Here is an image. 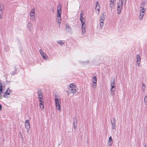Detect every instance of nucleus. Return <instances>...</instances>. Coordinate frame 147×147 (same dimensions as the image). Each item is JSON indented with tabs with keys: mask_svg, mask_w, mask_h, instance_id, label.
Segmentation results:
<instances>
[{
	"mask_svg": "<svg viewBox=\"0 0 147 147\" xmlns=\"http://www.w3.org/2000/svg\"><path fill=\"white\" fill-rule=\"evenodd\" d=\"M55 102L56 109L61 112V100L56 95L55 96Z\"/></svg>",
	"mask_w": 147,
	"mask_h": 147,
	"instance_id": "f257e3e1",
	"label": "nucleus"
},
{
	"mask_svg": "<svg viewBox=\"0 0 147 147\" xmlns=\"http://www.w3.org/2000/svg\"><path fill=\"white\" fill-rule=\"evenodd\" d=\"M55 102L56 109L61 112V100L56 95L55 96Z\"/></svg>",
	"mask_w": 147,
	"mask_h": 147,
	"instance_id": "f03ea898",
	"label": "nucleus"
},
{
	"mask_svg": "<svg viewBox=\"0 0 147 147\" xmlns=\"http://www.w3.org/2000/svg\"><path fill=\"white\" fill-rule=\"evenodd\" d=\"M69 90L73 94L76 95L78 93L77 90V88L76 87L75 85L71 84L69 85Z\"/></svg>",
	"mask_w": 147,
	"mask_h": 147,
	"instance_id": "7ed1b4c3",
	"label": "nucleus"
},
{
	"mask_svg": "<svg viewBox=\"0 0 147 147\" xmlns=\"http://www.w3.org/2000/svg\"><path fill=\"white\" fill-rule=\"evenodd\" d=\"M140 9L141 10L139 11V19L140 20H141L143 18L146 9L142 7H140Z\"/></svg>",
	"mask_w": 147,
	"mask_h": 147,
	"instance_id": "20e7f679",
	"label": "nucleus"
},
{
	"mask_svg": "<svg viewBox=\"0 0 147 147\" xmlns=\"http://www.w3.org/2000/svg\"><path fill=\"white\" fill-rule=\"evenodd\" d=\"M124 4L119 2L118 3H117V13L119 14H120L121 9L123 7Z\"/></svg>",
	"mask_w": 147,
	"mask_h": 147,
	"instance_id": "39448f33",
	"label": "nucleus"
},
{
	"mask_svg": "<svg viewBox=\"0 0 147 147\" xmlns=\"http://www.w3.org/2000/svg\"><path fill=\"white\" fill-rule=\"evenodd\" d=\"M11 90L9 88H8L6 90V91L4 92L3 96L4 97L7 98L9 97Z\"/></svg>",
	"mask_w": 147,
	"mask_h": 147,
	"instance_id": "423d86ee",
	"label": "nucleus"
},
{
	"mask_svg": "<svg viewBox=\"0 0 147 147\" xmlns=\"http://www.w3.org/2000/svg\"><path fill=\"white\" fill-rule=\"evenodd\" d=\"M39 52L42 57L44 59L47 60L48 59V57L44 53L42 49H40L39 50Z\"/></svg>",
	"mask_w": 147,
	"mask_h": 147,
	"instance_id": "0eeeda50",
	"label": "nucleus"
},
{
	"mask_svg": "<svg viewBox=\"0 0 147 147\" xmlns=\"http://www.w3.org/2000/svg\"><path fill=\"white\" fill-rule=\"evenodd\" d=\"M110 86L111 87V89H115V83L114 78L111 80Z\"/></svg>",
	"mask_w": 147,
	"mask_h": 147,
	"instance_id": "6e6552de",
	"label": "nucleus"
},
{
	"mask_svg": "<svg viewBox=\"0 0 147 147\" xmlns=\"http://www.w3.org/2000/svg\"><path fill=\"white\" fill-rule=\"evenodd\" d=\"M25 127L27 129V132H28L29 131V129L30 127V126L29 123V121L28 119L26 120Z\"/></svg>",
	"mask_w": 147,
	"mask_h": 147,
	"instance_id": "1a4fd4ad",
	"label": "nucleus"
},
{
	"mask_svg": "<svg viewBox=\"0 0 147 147\" xmlns=\"http://www.w3.org/2000/svg\"><path fill=\"white\" fill-rule=\"evenodd\" d=\"M97 78L96 76H94L92 78V81L93 82V87L94 88H95V86L96 85Z\"/></svg>",
	"mask_w": 147,
	"mask_h": 147,
	"instance_id": "9d476101",
	"label": "nucleus"
},
{
	"mask_svg": "<svg viewBox=\"0 0 147 147\" xmlns=\"http://www.w3.org/2000/svg\"><path fill=\"white\" fill-rule=\"evenodd\" d=\"M115 3V0H110L109 6L111 9H113L114 8Z\"/></svg>",
	"mask_w": 147,
	"mask_h": 147,
	"instance_id": "9b49d317",
	"label": "nucleus"
},
{
	"mask_svg": "<svg viewBox=\"0 0 147 147\" xmlns=\"http://www.w3.org/2000/svg\"><path fill=\"white\" fill-rule=\"evenodd\" d=\"M111 123L112 125V129H116V120L115 118H114L113 120H111Z\"/></svg>",
	"mask_w": 147,
	"mask_h": 147,
	"instance_id": "f8f14e48",
	"label": "nucleus"
},
{
	"mask_svg": "<svg viewBox=\"0 0 147 147\" xmlns=\"http://www.w3.org/2000/svg\"><path fill=\"white\" fill-rule=\"evenodd\" d=\"M27 28L29 32H31L33 28L32 24L30 22H28V23L27 26Z\"/></svg>",
	"mask_w": 147,
	"mask_h": 147,
	"instance_id": "ddd939ff",
	"label": "nucleus"
},
{
	"mask_svg": "<svg viewBox=\"0 0 147 147\" xmlns=\"http://www.w3.org/2000/svg\"><path fill=\"white\" fill-rule=\"evenodd\" d=\"M86 25H83V26L82 25V35H84L86 34Z\"/></svg>",
	"mask_w": 147,
	"mask_h": 147,
	"instance_id": "4468645a",
	"label": "nucleus"
},
{
	"mask_svg": "<svg viewBox=\"0 0 147 147\" xmlns=\"http://www.w3.org/2000/svg\"><path fill=\"white\" fill-rule=\"evenodd\" d=\"M35 8L34 7L31 10L30 14V16H35Z\"/></svg>",
	"mask_w": 147,
	"mask_h": 147,
	"instance_id": "2eb2a0df",
	"label": "nucleus"
},
{
	"mask_svg": "<svg viewBox=\"0 0 147 147\" xmlns=\"http://www.w3.org/2000/svg\"><path fill=\"white\" fill-rule=\"evenodd\" d=\"M40 103H39V107L40 108L42 111L44 109V107L43 105V102L41 100H39Z\"/></svg>",
	"mask_w": 147,
	"mask_h": 147,
	"instance_id": "dca6fc26",
	"label": "nucleus"
},
{
	"mask_svg": "<svg viewBox=\"0 0 147 147\" xmlns=\"http://www.w3.org/2000/svg\"><path fill=\"white\" fill-rule=\"evenodd\" d=\"M4 87V85H3V84L1 83V82L0 81V95L3 92V89Z\"/></svg>",
	"mask_w": 147,
	"mask_h": 147,
	"instance_id": "f3484780",
	"label": "nucleus"
},
{
	"mask_svg": "<svg viewBox=\"0 0 147 147\" xmlns=\"http://www.w3.org/2000/svg\"><path fill=\"white\" fill-rule=\"evenodd\" d=\"M3 10V5L2 4L0 5V17L1 18Z\"/></svg>",
	"mask_w": 147,
	"mask_h": 147,
	"instance_id": "a211bd4d",
	"label": "nucleus"
},
{
	"mask_svg": "<svg viewBox=\"0 0 147 147\" xmlns=\"http://www.w3.org/2000/svg\"><path fill=\"white\" fill-rule=\"evenodd\" d=\"M38 98L40 99H42V93L40 91H38Z\"/></svg>",
	"mask_w": 147,
	"mask_h": 147,
	"instance_id": "6ab92c4d",
	"label": "nucleus"
},
{
	"mask_svg": "<svg viewBox=\"0 0 147 147\" xmlns=\"http://www.w3.org/2000/svg\"><path fill=\"white\" fill-rule=\"evenodd\" d=\"M137 61L136 63L140 62L141 57L139 54H137L136 55Z\"/></svg>",
	"mask_w": 147,
	"mask_h": 147,
	"instance_id": "aec40b11",
	"label": "nucleus"
},
{
	"mask_svg": "<svg viewBox=\"0 0 147 147\" xmlns=\"http://www.w3.org/2000/svg\"><path fill=\"white\" fill-rule=\"evenodd\" d=\"M80 63L82 65H85L88 64L89 63V61L87 60L86 61H80Z\"/></svg>",
	"mask_w": 147,
	"mask_h": 147,
	"instance_id": "412c9836",
	"label": "nucleus"
},
{
	"mask_svg": "<svg viewBox=\"0 0 147 147\" xmlns=\"http://www.w3.org/2000/svg\"><path fill=\"white\" fill-rule=\"evenodd\" d=\"M57 22L59 24H60L61 22V16H57Z\"/></svg>",
	"mask_w": 147,
	"mask_h": 147,
	"instance_id": "4be33fe9",
	"label": "nucleus"
},
{
	"mask_svg": "<svg viewBox=\"0 0 147 147\" xmlns=\"http://www.w3.org/2000/svg\"><path fill=\"white\" fill-rule=\"evenodd\" d=\"M62 5L60 3H59L57 6V10L61 11Z\"/></svg>",
	"mask_w": 147,
	"mask_h": 147,
	"instance_id": "5701e85b",
	"label": "nucleus"
},
{
	"mask_svg": "<svg viewBox=\"0 0 147 147\" xmlns=\"http://www.w3.org/2000/svg\"><path fill=\"white\" fill-rule=\"evenodd\" d=\"M105 19V17L104 16L103 14V16L100 17V23H104Z\"/></svg>",
	"mask_w": 147,
	"mask_h": 147,
	"instance_id": "b1692460",
	"label": "nucleus"
},
{
	"mask_svg": "<svg viewBox=\"0 0 147 147\" xmlns=\"http://www.w3.org/2000/svg\"><path fill=\"white\" fill-rule=\"evenodd\" d=\"M83 16V12L82 11H81L80 15V20H85L84 18L82 17Z\"/></svg>",
	"mask_w": 147,
	"mask_h": 147,
	"instance_id": "393cba45",
	"label": "nucleus"
},
{
	"mask_svg": "<svg viewBox=\"0 0 147 147\" xmlns=\"http://www.w3.org/2000/svg\"><path fill=\"white\" fill-rule=\"evenodd\" d=\"M65 26L67 29L68 31H70L71 30V28L69 26L68 24H66L65 25Z\"/></svg>",
	"mask_w": 147,
	"mask_h": 147,
	"instance_id": "a878e982",
	"label": "nucleus"
},
{
	"mask_svg": "<svg viewBox=\"0 0 147 147\" xmlns=\"http://www.w3.org/2000/svg\"><path fill=\"white\" fill-rule=\"evenodd\" d=\"M57 42L61 46H63L64 45V44L62 40H60L59 41H58Z\"/></svg>",
	"mask_w": 147,
	"mask_h": 147,
	"instance_id": "bb28decb",
	"label": "nucleus"
},
{
	"mask_svg": "<svg viewBox=\"0 0 147 147\" xmlns=\"http://www.w3.org/2000/svg\"><path fill=\"white\" fill-rule=\"evenodd\" d=\"M144 101L145 104L147 105V95L144 96Z\"/></svg>",
	"mask_w": 147,
	"mask_h": 147,
	"instance_id": "cd10ccee",
	"label": "nucleus"
},
{
	"mask_svg": "<svg viewBox=\"0 0 147 147\" xmlns=\"http://www.w3.org/2000/svg\"><path fill=\"white\" fill-rule=\"evenodd\" d=\"M126 1L127 0H121V1H119V2H120L124 4V5L126 4Z\"/></svg>",
	"mask_w": 147,
	"mask_h": 147,
	"instance_id": "c85d7f7f",
	"label": "nucleus"
},
{
	"mask_svg": "<svg viewBox=\"0 0 147 147\" xmlns=\"http://www.w3.org/2000/svg\"><path fill=\"white\" fill-rule=\"evenodd\" d=\"M73 123H74L73 125H74V128L75 129H76V127H77V123H76V122H75V121L74 120Z\"/></svg>",
	"mask_w": 147,
	"mask_h": 147,
	"instance_id": "c756f323",
	"label": "nucleus"
},
{
	"mask_svg": "<svg viewBox=\"0 0 147 147\" xmlns=\"http://www.w3.org/2000/svg\"><path fill=\"white\" fill-rule=\"evenodd\" d=\"M61 11H60L59 10H57V16H59L61 15Z\"/></svg>",
	"mask_w": 147,
	"mask_h": 147,
	"instance_id": "7c9ffc66",
	"label": "nucleus"
},
{
	"mask_svg": "<svg viewBox=\"0 0 147 147\" xmlns=\"http://www.w3.org/2000/svg\"><path fill=\"white\" fill-rule=\"evenodd\" d=\"M115 89H110V91L111 92V94L112 95H113L115 93Z\"/></svg>",
	"mask_w": 147,
	"mask_h": 147,
	"instance_id": "2f4dec72",
	"label": "nucleus"
},
{
	"mask_svg": "<svg viewBox=\"0 0 147 147\" xmlns=\"http://www.w3.org/2000/svg\"><path fill=\"white\" fill-rule=\"evenodd\" d=\"M142 88L143 90H145L146 88V87L144 83H142Z\"/></svg>",
	"mask_w": 147,
	"mask_h": 147,
	"instance_id": "473e14b6",
	"label": "nucleus"
},
{
	"mask_svg": "<svg viewBox=\"0 0 147 147\" xmlns=\"http://www.w3.org/2000/svg\"><path fill=\"white\" fill-rule=\"evenodd\" d=\"M30 19L32 21H34L35 20V16H30Z\"/></svg>",
	"mask_w": 147,
	"mask_h": 147,
	"instance_id": "72a5a7b5",
	"label": "nucleus"
},
{
	"mask_svg": "<svg viewBox=\"0 0 147 147\" xmlns=\"http://www.w3.org/2000/svg\"><path fill=\"white\" fill-rule=\"evenodd\" d=\"M81 23L82 25L83 26V25H86V24L85 23V20H80Z\"/></svg>",
	"mask_w": 147,
	"mask_h": 147,
	"instance_id": "f704fd0d",
	"label": "nucleus"
},
{
	"mask_svg": "<svg viewBox=\"0 0 147 147\" xmlns=\"http://www.w3.org/2000/svg\"><path fill=\"white\" fill-rule=\"evenodd\" d=\"M113 142L109 141L108 142V144L109 146L113 144Z\"/></svg>",
	"mask_w": 147,
	"mask_h": 147,
	"instance_id": "c9c22d12",
	"label": "nucleus"
},
{
	"mask_svg": "<svg viewBox=\"0 0 147 147\" xmlns=\"http://www.w3.org/2000/svg\"><path fill=\"white\" fill-rule=\"evenodd\" d=\"M104 25V23H100V27L101 28H102Z\"/></svg>",
	"mask_w": 147,
	"mask_h": 147,
	"instance_id": "e433bc0d",
	"label": "nucleus"
},
{
	"mask_svg": "<svg viewBox=\"0 0 147 147\" xmlns=\"http://www.w3.org/2000/svg\"><path fill=\"white\" fill-rule=\"evenodd\" d=\"M96 8L98 7V6H99V4L98 3V1H96Z\"/></svg>",
	"mask_w": 147,
	"mask_h": 147,
	"instance_id": "4c0bfd02",
	"label": "nucleus"
},
{
	"mask_svg": "<svg viewBox=\"0 0 147 147\" xmlns=\"http://www.w3.org/2000/svg\"><path fill=\"white\" fill-rule=\"evenodd\" d=\"M110 141L113 142V140L111 136H110L109 138V141Z\"/></svg>",
	"mask_w": 147,
	"mask_h": 147,
	"instance_id": "58836bf2",
	"label": "nucleus"
},
{
	"mask_svg": "<svg viewBox=\"0 0 147 147\" xmlns=\"http://www.w3.org/2000/svg\"><path fill=\"white\" fill-rule=\"evenodd\" d=\"M99 9H100L99 6H98V7H97V8L96 7V10L97 9L98 11H99V10H100Z\"/></svg>",
	"mask_w": 147,
	"mask_h": 147,
	"instance_id": "ea45409f",
	"label": "nucleus"
},
{
	"mask_svg": "<svg viewBox=\"0 0 147 147\" xmlns=\"http://www.w3.org/2000/svg\"><path fill=\"white\" fill-rule=\"evenodd\" d=\"M140 63V62H138V63L136 62V65H138V68H139V67Z\"/></svg>",
	"mask_w": 147,
	"mask_h": 147,
	"instance_id": "a19ab883",
	"label": "nucleus"
},
{
	"mask_svg": "<svg viewBox=\"0 0 147 147\" xmlns=\"http://www.w3.org/2000/svg\"><path fill=\"white\" fill-rule=\"evenodd\" d=\"M16 74V73H14V72H13V71L12 72H11V74H12V75L14 74Z\"/></svg>",
	"mask_w": 147,
	"mask_h": 147,
	"instance_id": "79ce46f5",
	"label": "nucleus"
},
{
	"mask_svg": "<svg viewBox=\"0 0 147 147\" xmlns=\"http://www.w3.org/2000/svg\"><path fill=\"white\" fill-rule=\"evenodd\" d=\"M1 108H2V106L1 104H0V111L1 109Z\"/></svg>",
	"mask_w": 147,
	"mask_h": 147,
	"instance_id": "37998d69",
	"label": "nucleus"
},
{
	"mask_svg": "<svg viewBox=\"0 0 147 147\" xmlns=\"http://www.w3.org/2000/svg\"><path fill=\"white\" fill-rule=\"evenodd\" d=\"M144 147H147L146 146V145H145L144 146Z\"/></svg>",
	"mask_w": 147,
	"mask_h": 147,
	"instance_id": "c03bdc74",
	"label": "nucleus"
},
{
	"mask_svg": "<svg viewBox=\"0 0 147 147\" xmlns=\"http://www.w3.org/2000/svg\"><path fill=\"white\" fill-rule=\"evenodd\" d=\"M1 18V17H0V19Z\"/></svg>",
	"mask_w": 147,
	"mask_h": 147,
	"instance_id": "a18cd8bd",
	"label": "nucleus"
}]
</instances>
